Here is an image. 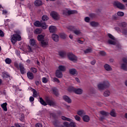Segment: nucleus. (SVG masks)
I'll list each match as a JSON object with an SVG mask.
<instances>
[{"instance_id":"nucleus-13","label":"nucleus","mask_w":127,"mask_h":127,"mask_svg":"<svg viewBox=\"0 0 127 127\" xmlns=\"http://www.w3.org/2000/svg\"><path fill=\"white\" fill-rule=\"evenodd\" d=\"M19 69L21 74H24L26 73L25 68H24V65L22 64H19Z\"/></svg>"},{"instance_id":"nucleus-26","label":"nucleus","mask_w":127,"mask_h":127,"mask_svg":"<svg viewBox=\"0 0 127 127\" xmlns=\"http://www.w3.org/2000/svg\"><path fill=\"white\" fill-rule=\"evenodd\" d=\"M98 88L100 91H103L104 89H106L105 86L103 83H99L98 84Z\"/></svg>"},{"instance_id":"nucleus-53","label":"nucleus","mask_w":127,"mask_h":127,"mask_svg":"<svg viewBox=\"0 0 127 127\" xmlns=\"http://www.w3.org/2000/svg\"><path fill=\"white\" fill-rule=\"evenodd\" d=\"M53 81L54 82H57V83H60V81L59 80V79L56 77H54L53 78Z\"/></svg>"},{"instance_id":"nucleus-50","label":"nucleus","mask_w":127,"mask_h":127,"mask_svg":"<svg viewBox=\"0 0 127 127\" xmlns=\"http://www.w3.org/2000/svg\"><path fill=\"white\" fill-rule=\"evenodd\" d=\"M74 119L76 120V121H78V122L81 121V118L78 116V115H76L75 116H74Z\"/></svg>"},{"instance_id":"nucleus-21","label":"nucleus","mask_w":127,"mask_h":127,"mask_svg":"<svg viewBox=\"0 0 127 127\" xmlns=\"http://www.w3.org/2000/svg\"><path fill=\"white\" fill-rule=\"evenodd\" d=\"M29 43L30 45L32 46H37V45L36 44V40H35L34 39H31L29 41Z\"/></svg>"},{"instance_id":"nucleus-25","label":"nucleus","mask_w":127,"mask_h":127,"mask_svg":"<svg viewBox=\"0 0 127 127\" xmlns=\"http://www.w3.org/2000/svg\"><path fill=\"white\" fill-rule=\"evenodd\" d=\"M27 76L28 78V79H30V80H32L34 78V75H33V73H32L30 71H28L27 73Z\"/></svg>"},{"instance_id":"nucleus-24","label":"nucleus","mask_w":127,"mask_h":127,"mask_svg":"<svg viewBox=\"0 0 127 127\" xmlns=\"http://www.w3.org/2000/svg\"><path fill=\"white\" fill-rule=\"evenodd\" d=\"M82 120L84 122L88 123V122L90 121V117H89V116L84 115L82 117Z\"/></svg>"},{"instance_id":"nucleus-28","label":"nucleus","mask_w":127,"mask_h":127,"mask_svg":"<svg viewBox=\"0 0 127 127\" xmlns=\"http://www.w3.org/2000/svg\"><path fill=\"white\" fill-rule=\"evenodd\" d=\"M119 25L122 28H125L126 27H127V23L126 22H122L120 23Z\"/></svg>"},{"instance_id":"nucleus-5","label":"nucleus","mask_w":127,"mask_h":127,"mask_svg":"<svg viewBox=\"0 0 127 127\" xmlns=\"http://www.w3.org/2000/svg\"><path fill=\"white\" fill-rule=\"evenodd\" d=\"M61 119L62 120H63V121H67V122H70L69 124V127H76V123L72 121V119L69 118L65 117L64 116H62Z\"/></svg>"},{"instance_id":"nucleus-12","label":"nucleus","mask_w":127,"mask_h":127,"mask_svg":"<svg viewBox=\"0 0 127 127\" xmlns=\"http://www.w3.org/2000/svg\"><path fill=\"white\" fill-rule=\"evenodd\" d=\"M75 13H78L77 10H70L67 11H64L63 12V14H68V15H70V14H74Z\"/></svg>"},{"instance_id":"nucleus-62","label":"nucleus","mask_w":127,"mask_h":127,"mask_svg":"<svg viewBox=\"0 0 127 127\" xmlns=\"http://www.w3.org/2000/svg\"><path fill=\"white\" fill-rule=\"evenodd\" d=\"M77 42L80 44H83V43H84V42L83 41H81L80 40H78Z\"/></svg>"},{"instance_id":"nucleus-41","label":"nucleus","mask_w":127,"mask_h":127,"mask_svg":"<svg viewBox=\"0 0 127 127\" xmlns=\"http://www.w3.org/2000/svg\"><path fill=\"white\" fill-rule=\"evenodd\" d=\"M60 38H62L63 39H65V38H66V37H67V35H66V34H65L64 33H60Z\"/></svg>"},{"instance_id":"nucleus-7","label":"nucleus","mask_w":127,"mask_h":127,"mask_svg":"<svg viewBox=\"0 0 127 127\" xmlns=\"http://www.w3.org/2000/svg\"><path fill=\"white\" fill-rule=\"evenodd\" d=\"M67 57L68 59L70 61H72V62H76L77 61V57L72 53H69L67 54Z\"/></svg>"},{"instance_id":"nucleus-43","label":"nucleus","mask_w":127,"mask_h":127,"mask_svg":"<svg viewBox=\"0 0 127 127\" xmlns=\"http://www.w3.org/2000/svg\"><path fill=\"white\" fill-rule=\"evenodd\" d=\"M84 53L88 54V53H91L92 52V49L91 48H88L86 50L84 51Z\"/></svg>"},{"instance_id":"nucleus-33","label":"nucleus","mask_w":127,"mask_h":127,"mask_svg":"<svg viewBox=\"0 0 127 127\" xmlns=\"http://www.w3.org/2000/svg\"><path fill=\"white\" fill-rule=\"evenodd\" d=\"M121 68L124 71H127V65L125 64H121Z\"/></svg>"},{"instance_id":"nucleus-22","label":"nucleus","mask_w":127,"mask_h":127,"mask_svg":"<svg viewBox=\"0 0 127 127\" xmlns=\"http://www.w3.org/2000/svg\"><path fill=\"white\" fill-rule=\"evenodd\" d=\"M104 67L106 71H112L113 70V68H112V67L109 64H105Z\"/></svg>"},{"instance_id":"nucleus-8","label":"nucleus","mask_w":127,"mask_h":127,"mask_svg":"<svg viewBox=\"0 0 127 127\" xmlns=\"http://www.w3.org/2000/svg\"><path fill=\"white\" fill-rule=\"evenodd\" d=\"M108 37H109L110 39H112V40H108V43L112 45H116V41H115L116 38H115V37H114V36H113L111 34H108Z\"/></svg>"},{"instance_id":"nucleus-2","label":"nucleus","mask_w":127,"mask_h":127,"mask_svg":"<svg viewBox=\"0 0 127 127\" xmlns=\"http://www.w3.org/2000/svg\"><path fill=\"white\" fill-rule=\"evenodd\" d=\"M44 37H45V35L44 34L39 35L37 36L38 41H40L43 47L46 46L48 44V40L47 39H44Z\"/></svg>"},{"instance_id":"nucleus-39","label":"nucleus","mask_w":127,"mask_h":127,"mask_svg":"<svg viewBox=\"0 0 127 127\" xmlns=\"http://www.w3.org/2000/svg\"><path fill=\"white\" fill-rule=\"evenodd\" d=\"M33 91V96L34 98H36V97H37V96H38V93H37V91H36V90L33 89H32Z\"/></svg>"},{"instance_id":"nucleus-11","label":"nucleus","mask_w":127,"mask_h":127,"mask_svg":"<svg viewBox=\"0 0 127 127\" xmlns=\"http://www.w3.org/2000/svg\"><path fill=\"white\" fill-rule=\"evenodd\" d=\"M46 102L49 105V106H52V107H54V106L56 105V103L53 100H50L49 98L47 97L46 98Z\"/></svg>"},{"instance_id":"nucleus-56","label":"nucleus","mask_w":127,"mask_h":127,"mask_svg":"<svg viewBox=\"0 0 127 127\" xmlns=\"http://www.w3.org/2000/svg\"><path fill=\"white\" fill-rule=\"evenodd\" d=\"M0 36L1 37H3L4 36V34L3 33V32L2 31L0 30Z\"/></svg>"},{"instance_id":"nucleus-1","label":"nucleus","mask_w":127,"mask_h":127,"mask_svg":"<svg viewBox=\"0 0 127 127\" xmlns=\"http://www.w3.org/2000/svg\"><path fill=\"white\" fill-rule=\"evenodd\" d=\"M16 34L11 36V42L12 44H15L17 41H20L21 40V37L20 36V31H15Z\"/></svg>"},{"instance_id":"nucleus-52","label":"nucleus","mask_w":127,"mask_h":127,"mask_svg":"<svg viewBox=\"0 0 127 127\" xmlns=\"http://www.w3.org/2000/svg\"><path fill=\"white\" fill-rule=\"evenodd\" d=\"M122 33L123 34H124V35H127V29H123L122 31Z\"/></svg>"},{"instance_id":"nucleus-55","label":"nucleus","mask_w":127,"mask_h":127,"mask_svg":"<svg viewBox=\"0 0 127 127\" xmlns=\"http://www.w3.org/2000/svg\"><path fill=\"white\" fill-rule=\"evenodd\" d=\"M24 120V114H21L20 116V120L23 121Z\"/></svg>"},{"instance_id":"nucleus-4","label":"nucleus","mask_w":127,"mask_h":127,"mask_svg":"<svg viewBox=\"0 0 127 127\" xmlns=\"http://www.w3.org/2000/svg\"><path fill=\"white\" fill-rule=\"evenodd\" d=\"M113 4L114 6H116V7L119 8V9H125L126 8L125 4L119 1H115Z\"/></svg>"},{"instance_id":"nucleus-58","label":"nucleus","mask_w":127,"mask_h":127,"mask_svg":"<svg viewBox=\"0 0 127 127\" xmlns=\"http://www.w3.org/2000/svg\"><path fill=\"white\" fill-rule=\"evenodd\" d=\"M35 127H42V124H41L40 123H38V124H36Z\"/></svg>"},{"instance_id":"nucleus-48","label":"nucleus","mask_w":127,"mask_h":127,"mask_svg":"<svg viewBox=\"0 0 127 127\" xmlns=\"http://www.w3.org/2000/svg\"><path fill=\"white\" fill-rule=\"evenodd\" d=\"M42 82L45 83H47V82H48V79L46 77H43Z\"/></svg>"},{"instance_id":"nucleus-15","label":"nucleus","mask_w":127,"mask_h":127,"mask_svg":"<svg viewBox=\"0 0 127 127\" xmlns=\"http://www.w3.org/2000/svg\"><path fill=\"white\" fill-rule=\"evenodd\" d=\"M74 93L77 95H82L83 94V90L82 88H77L74 90Z\"/></svg>"},{"instance_id":"nucleus-63","label":"nucleus","mask_w":127,"mask_h":127,"mask_svg":"<svg viewBox=\"0 0 127 127\" xmlns=\"http://www.w3.org/2000/svg\"><path fill=\"white\" fill-rule=\"evenodd\" d=\"M92 65H95L96 64V60H93L91 62Z\"/></svg>"},{"instance_id":"nucleus-32","label":"nucleus","mask_w":127,"mask_h":127,"mask_svg":"<svg viewBox=\"0 0 127 127\" xmlns=\"http://www.w3.org/2000/svg\"><path fill=\"white\" fill-rule=\"evenodd\" d=\"M59 70L61 71L64 72L66 70V67L64 65H60L59 66Z\"/></svg>"},{"instance_id":"nucleus-64","label":"nucleus","mask_w":127,"mask_h":127,"mask_svg":"<svg viewBox=\"0 0 127 127\" xmlns=\"http://www.w3.org/2000/svg\"><path fill=\"white\" fill-rule=\"evenodd\" d=\"M112 17H113V18H114V19H117L118 18L117 15H113Z\"/></svg>"},{"instance_id":"nucleus-30","label":"nucleus","mask_w":127,"mask_h":127,"mask_svg":"<svg viewBox=\"0 0 127 127\" xmlns=\"http://www.w3.org/2000/svg\"><path fill=\"white\" fill-rule=\"evenodd\" d=\"M34 4L36 6H39V5L42 4V1H41V0H37L35 1Z\"/></svg>"},{"instance_id":"nucleus-27","label":"nucleus","mask_w":127,"mask_h":127,"mask_svg":"<svg viewBox=\"0 0 127 127\" xmlns=\"http://www.w3.org/2000/svg\"><path fill=\"white\" fill-rule=\"evenodd\" d=\"M41 32H42V29L41 28H37L34 31L35 34H40Z\"/></svg>"},{"instance_id":"nucleus-60","label":"nucleus","mask_w":127,"mask_h":127,"mask_svg":"<svg viewBox=\"0 0 127 127\" xmlns=\"http://www.w3.org/2000/svg\"><path fill=\"white\" fill-rule=\"evenodd\" d=\"M89 16L93 18V17H95V16H96V15L94 13H91L90 14Z\"/></svg>"},{"instance_id":"nucleus-36","label":"nucleus","mask_w":127,"mask_h":127,"mask_svg":"<svg viewBox=\"0 0 127 127\" xmlns=\"http://www.w3.org/2000/svg\"><path fill=\"white\" fill-rule=\"evenodd\" d=\"M39 100H40V103H41V105H43V106H47V103H46L45 101H44V100H43V99H42V98L40 97L39 98Z\"/></svg>"},{"instance_id":"nucleus-16","label":"nucleus","mask_w":127,"mask_h":127,"mask_svg":"<svg viewBox=\"0 0 127 127\" xmlns=\"http://www.w3.org/2000/svg\"><path fill=\"white\" fill-rule=\"evenodd\" d=\"M51 92L53 93V94H54L55 96H58V95H59V93H58V90H57V88L56 87H52L51 89Z\"/></svg>"},{"instance_id":"nucleus-38","label":"nucleus","mask_w":127,"mask_h":127,"mask_svg":"<svg viewBox=\"0 0 127 127\" xmlns=\"http://www.w3.org/2000/svg\"><path fill=\"white\" fill-rule=\"evenodd\" d=\"M110 115L111 116V117H114V118L117 117L116 111H115V110H112L110 112Z\"/></svg>"},{"instance_id":"nucleus-42","label":"nucleus","mask_w":127,"mask_h":127,"mask_svg":"<svg viewBox=\"0 0 127 127\" xmlns=\"http://www.w3.org/2000/svg\"><path fill=\"white\" fill-rule=\"evenodd\" d=\"M110 95H111V92L109 90H106L104 93V96L105 97H108Z\"/></svg>"},{"instance_id":"nucleus-20","label":"nucleus","mask_w":127,"mask_h":127,"mask_svg":"<svg viewBox=\"0 0 127 127\" xmlns=\"http://www.w3.org/2000/svg\"><path fill=\"white\" fill-rule=\"evenodd\" d=\"M63 99L67 103H68V104H71V103H72V100H71V99L67 96H64L63 97Z\"/></svg>"},{"instance_id":"nucleus-17","label":"nucleus","mask_w":127,"mask_h":127,"mask_svg":"<svg viewBox=\"0 0 127 127\" xmlns=\"http://www.w3.org/2000/svg\"><path fill=\"white\" fill-rule=\"evenodd\" d=\"M56 76L57 77V78H62L63 77V74L60 70L58 69L56 72Z\"/></svg>"},{"instance_id":"nucleus-49","label":"nucleus","mask_w":127,"mask_h":127,"mask_svg":"<svg viewBox=\"0 0 127 127\" xmlns=\"http://www.w3.org/2000/svg\"><path fill=\"white\" fill-rule=\"evenodd\" d=\"M99 53L100 54V55H102V56H106V52L103 51H100Z\"/></svg>"},{"instance_id":"nucleus-29","label":"nucleus","mask_w":127,"mask_h":127,"mask_svg":"<svg viewBox=\"0 0 127 127\" xmlns=\"http://www.w3.org/2000/svg\"><path fill=\"white\" fill-rule=\"evenodd\" d=\"M6 106H7V103H4L1 105V108L3 109V111L6 112L7 111V108H6Z\"/></svg>"},{"instance_id":"nucleus-37","label":"nucleus","mask_w":127,"mask_h":127,"mask_svg":"<svg viewBox=\"0 0 127 127\" xmlns=\"http://www.w3.org/2000/svg\"><path fill=\"white\" fill-rule=\"evenodd\" d=\"M104 87L106 88H108V87H109L110 86V83L109 82V81H105L103 82V83H102Z\"/></svg>"},{"instance_id":"nucleus-51","label":"nucleus","mask_w":127,"mask_h":127,"mask_svg":"<svg viewBox=\"0 0 127 127\" xmlns=\"http://www.w3.org/2000/svg\"><path fill=\"white\" fill-rule=\"evenodd\" d=\"M31 72H33V73H36L37 72V69L34 67H32L31 68Z\"/></svg>"},{"instance_id":"nucleus-35","label":"nucleus","mask_w":127,"mask_h":127,"mask_svg":"<svg viewBox=\"0 0 127 127\" xmlns=\"http://www.w3.org/2000/svg\"><path fill=\"white\" fill-rule=\"evenodd\" d=\"M2 78H8V77H9V74H8L7 72L4 71L2 73Z\"/></svg>"},{"instance_id":"nucleus-18","label":"nucleus","mask_w":127,"mask_h":127,"mask_svg":"<svg viewBox=\"0 0 127 127\" xmlns=\"http://www.w3.org/2000/svg\"><path fill=\"white\" fill-rule=\"evenodd\" d=\"M69 72L70 74H71V75H73L74 76L78 74V72L75 68H71L69 69Z\"/></svg>"},{"instance_id":"nucleus-9","label":"nucleus","mask_w":127,"mask_h":127,"mask_svg":"<svg viewBox=\"0 0 127 127\" xmlns=\"http://www.w3.org/2000/svg\"><path fill=\"white\" fill-rule=\"evenodd\" d=\"M51 15L54 19H55L56 20H58V19H60V16L58 14V13L55 12V11H52L51 12Z\"/></svg>"},{"instance_id":"nucleus-19","label":"nucleus","mask_w":127,"mask_h":127,"mask_svg":"<svg viewBox=\"0 0 127 127\" xmlns=\"http://www.w3.org/2000/svg\"><path fill=\"white\" fill-rule=\"evenodd\" d=\"M49 29L50 30V32L51 33H54V32H56L57 28L55 26H51L49 27Z\"/></svg>"},{"instance_id":"nucleus-54","label":"nucleus","mask_w":127,"mask_h":127,"mask_svg":"<svg viewBox=\"0 0 127 127\" xmlns=\"http://www.w3.org/2000/svg\"><path fill=\"white\" fill-rule=\"evenodd\" d=\"M84 20L86 22H90V18L89 17H86L84 18Z\"/></svg>"},{"instance_id":"nucleus-31","label":"nucleus","mask_w":127,"mask_h":127,"mask_svg":"<svg viewBox=\"0 0 127 127\" xmlns=\"http://www.w3.org/2000/svg\"><path fill=\"white\" fill-rule=\"evenodd\" d=\"M90 25L93 27H97L99 25V23L95 21H92L90 22Z\"/></svg>"},{"instance_id":"nucleus-47","label":"nucleus","mask_w":127,"mask_h":127,"mask_svg":"<svg viewBox=\"0 0 127 127\" xmlns=\"http://www.w3.org/2000/svg\"><path fill=\"white\" fill-rule=\"evenodd\" d=\"M63 125L65 127H70V124L67 122H64Z\"/></svg>"},{"instance_id":"nucleus-23","label":"nucleus","mask_w":127,"mask_h":127,"mask_svg":"<svg viewBox=\"0 0 127 127\" xmlns=\"http://www.w3.org/2000/svg\"><path fill=\"white\" fill-rule=\"evenodd\" d=\"M59 55L60 57L64 58V57L66 56V52L64 51H59Z\"/></svg>"},{"instance_id":"nucleus-57","label":"nucleus","mask_w":127,"mask_h":127,"mask_svg":"<svg viewBox=\"0 0 127 127\" xmlns=\"http://www.w3.org/2000/svg\"><path fill=\"white\" fill-rule=\"evenodd\" d=\"M29 101L30 102H31V103H32V102H33V101H34V98H33V97L31 96L29 98Z\"/></svg>"},{"instance_id":"nucleus-59","label":"nucleus","mask_w":127,"mask_h":127,"mask_svg":"<svg viewBox=\"0 0 127 127\" xmlns=\"http://www.w3.org/2000/svg\"><path fill=\"white\" fill-rule=\"evenodd\" d=\"M123 61L124 62V63H126V64H127V58H123Z\"/></svg>"},{"instance_id":"nucleus-40","label":"nucleus","mask_w":127,"mask_h":127,"mask_svg":"<svg viewBox=\"0 0 127 127\" xmlns=\"http://www.w3.org/2000/svg\"><path fill=\"white\" fill-rule=\"evenodd\" d=\"M27 50H28V52L30 53L33 52V50H34V49L30 46H28Z\"/></svg>"},{"instance_id":"nucleus-44","label":"nucleus","mask_w":127,"mask_h":127,"mask_svg":"<svg viewBox=\"0 0 127 127\" xmlns=\"http://www.w3.org/2000/svg\"><path fill=\"white\" fill-rule=\"evenodd\" d=\"M5 62L6 64H10L11 63V60L9 58H7L5 60Z\"/></svg>"},{"instance_id":"nucleus-3","label":"nucleus","mask_w":127,"mask_h":127,"mask_svg":"<svg viewBox=\"0 0 127 127\" xmlns=\"http://www.w3.org/2000/svg\"><path fill=\"white\" fill-rule=\"evenodd\" d=\"M34 24L35 26H36L37 27H42L43 29H46V28L48 27V26L46 25L45 22H40L39 21H36L34 22Z\"/></svg>"},{"instance_id":"nucleus-45","label":"nucleus","mask_w":127,"mask_h":127,"mask_svg":"<svg viewBox=\"0 0 127 127\" xmlns=\"http://www.w3.org/2000/svg\"><path fill=\"white\" fill-rule=\"evenodd\" d=\"M48 16L47 15H43L42 17V20L44 21H46L47 20H48Z\"/></svg>"},{"instance_id":"nucleus-46","label":"nucleus","mask_w":127,"mask_h":127,"mask_svg":"<svg viewBox=\"0 0 127 127\" xmlns=\"http://www.w3.org/2000/svg\"><path fill=\"white\" fill-rule=\"evenodd\" d=\"M117 15H118V16H124L125 13L122 11H119L117 12Z\"/></svg>"},{"instance_id":"nucleus-14","label":"nucleus","mask_w":127,"mask_h":127,"mask_svg":"<svg viewBox=\"0 0 127 127\" xmlns=\"http://www.w3.org/2000/svg\"><path fill=\"white\" fill-rule=\"evenodd\" d=\"M52 38H53V41L56 42H58V41H59V36H58V35L56 34H53L52 35Z\"/></svg>"},{"instance_id":"nucleus-61","label":"nucleus","mask_w":127,"mask_h":127,"mask_svg":"<svg viewBox=\"0 0 127 127\" xmlns=\"http://www.w3.org/2000/svg\"><path fill=\"white\" fill-rule=\"evenodd\" d=\"M14 66L16 67V68H17V69H19V64L18 65V64L15 63Z\"/></svg>"},{"instance_id":"nucleus-6","label":"nucleus","mask_w":127,"mask_h":127,"mask_svg":"<svg viewBox=\"0 0 127 127\" xmlns=\"http://www.w3.org/2000/svg\"><path fill=\"white\" fill-rule=\"evenodd\" d=\"M100 118L99 120L100 121H104L105 119H106V117H108V116L110 115V113H108L105 111H100Z\"/></svg>"},{"instance_id":"nucleus-10","label":"nucleus","mask_w":127,"mask_h":127,"mask_svg":"<svg viewBox=\"0 0 127 127\" xmlns=\"http://www.w3.org/2000/svg\"><path fill=\"white\" fill-rule=\"evenodd\" d=\"M70 29H71L76 35H80V34H81V30L79 29H76L73 26H70Z\"/></svg>"},{"instance_id":"nucleus-34","label":"nucleus","mask_w":127,"mask_h":127,"mask_svg":"<svg viewBox=\"0 0 127 127\" xmlns=\"http://www.w3.org/2000/svg\"><path fill=\"white\" fill-rule=\"evenodd\" d=\"M77 115L78 116H80V117H83V115H85V112L83 110H79L77 113Z\"/></svg>"}]
</instances>
